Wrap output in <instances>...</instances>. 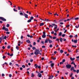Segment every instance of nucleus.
I'll return each instance as SVG.
<instances>
[{
    "mask_svg": "<svg viewBox=\"0 0 79 79\" xmlns=\"http://www.w3.org/2000/svg\"><path fill=\"white\" fill-rule=\"evenodd\" d=\"M54 21L55 23H56V24H57V21H56V20H54Z\"/></svg>",
    "mask_w": 79,
    "mask_h": 79,
    "instance_id": "obj_38",
    "label": "nucleus"
},
{
    "mask_svg": "<svg viewBox=\"0 0 79 79\" xmlns=\"http://www.w3.org/2000/svg\"><path fill=\"white\" fill-rule=\"evenodd\" d=\"M60 64H63V63L62 62H60Z\"/></svg>",
    "mask_w": 79,
    "mask_h": 79,
    "instance_id": "obj_64",
    "label": "nucleus"
},
{
    "mask_svg": "<svg viewBox=\"0 0 79 79\" xmlns=\"http://www.w3.org/2000/svg\"><path fill=\"white\" fill-rule=\"evenodd\" d=\"M61 35H62V32H60L59 33L58 36H61Z\"/></svg>",
    "mask_w": 79,
    "mask_h": 79,
    "instance_id": "obj_19",
    "label": "nucleus"
},
{
    "mask_svg": "<svg viewBox=\"0 0 79 79\" xmlns=\"http://www.w3.org/2000/svg\"><path fill=\"white\" fill-rule=\"evenodd\" d=\"M30 19H31L32 21V20L34 19V17L31 16L30 18Z\"/></svg>",
    "mask_w": 79,
    "mask_h": 79,
    "instance_id": "obj_22",
    "label": "nucleus"
},
{
    "mask_svg": "<svg viewBox=\"0 0 79 79\" xmlns=\"http://www.w3.org/2000/svg\"><path fill=\"white\" fill-rule=\"evenodd\" d=\"M66 67L67 69H70L71 68V65L69 64H67Z\"/></svg>",
    "mask_w": 79,
    "mask_h": 79,
    "instance_id": "obj_2",
    "label": "nucleus"
},
{
    "mask_svg": "<svg viewBox=\"0 0 79 79\" xmlns=\"http://www.w3.org/2000/svg\"><path fill=\"white\" fill-rule=\"evenodd\" d=\"M59 39H58V38H57V39H56V41H57V42H59Z\"/></svg>",
    "mask_w": 79,
    "mask_h": 79,
    "instance_id": "obj_34",
    "label": "nucleus"
},
{
    "mask_svg": "<svg viewBox=\"0 0 79 79\" xmlns=\"http://www.w3.org/2000/svg\"><path fill=\"white\" fill-rule=\"evenodd\" d=\"M16 49H17L18 50H19V47L18 46H17L16 47Z\"/></svg>",
    "mask_w": 79,
    "mask_h": 79,
    "instance_id": "obj_32",
    "label": "nucleus"
},
{
    "mask_svg": "<svg viewBox=\"0 0 79 79\" xmlns=\"http://www.w3.org/2000/svg\"><path fill=\"white\" fill-rule=\"evenodd\" d=\"M70 59L71 61H73V60H75V58H73L72 57H70Z\"/></svg>",
    "mask_w": 79,
    "mask_h": 79,
    "instance_id": "obj_18",
    "label": "nucleus"
},
{
    "mask_svg": "<svg viewBox=\"0 0 79 79\" xmlns=\"http://www.w3.org/2000/svg\"><path fill=\"white\" fill-rule=\"evenodd\" d=\"M54 65H55V64H54V63H52L51 64V66L52 68H53Z\"/></svg>",
    "mask_w": 79,
    "mask_h": 79,
    "instance_id": "obj_16",
    "label": "nucleus"
},
{
    "mask_svg": "<svg viewBox=\"0 0 79 79\" xmlns=\"http://www.w3.org/2000/svg\"><path fill=\"white\" fill-rule=\"evenodd\" d=\"M18 8L19 10H20V7L18 6Z\"/></svg>",
    "mask_w": 79,
    "mask_h": 79,
    "instance_id": "obj_60",
    "label": "nucleus"
},
{
    "mask_svg": "<svg viewBox=\"0 0 79 79\" xmlns=\"http://www.w3.org/2000/svg\"><path fill=\"white\" fill-rule=\"evenodd\" d=\"M2 37H3V39H6V36H5L4 37V38L3 37V36H2Z\"/></svg>",
    "mask_w": 79,
    "mask_h": 79,
    "instance_id": "obj_23",
    "label": "nucleus"
},
{
    "mask_svg": "<svg viewBox=\"0 0 79 79\" xmlns=\"http://www.w3.org/2000/svg\"><path fill=\"white\" fill-rule=\"evenodd\" d=\"M51 33L52 34H54V31H52L51 32Z\"/></svg>",
    "mask_w": 79,
    "mask_h": 79,
    "instance_id": "obj_50",
    "label": "nucleus"
},
{
    "mask_svg": "<svg viewBox=\"0 0 79 79\" xmlns=\"http://www.w3.org/2000/svg\"><path fill=\"white\" fill-rule=\"evenodd\" d=\"M2 40L3 38H2V37H0V44H1V43H2Z\"/></svg>",
    "mask_w": 79,
    "mask_h": 79,
    "instance_id": "obj_8",
    "label": "nucleus"
},
{
    "mask_svg": "<svg viewBox=\"0 0 79 79\" xmlns=\"http://www.w3.org/2000/svg\"><path fill=\"white\" fill-rule=\"evenodd\" d=\"M5 58H6V56H3L2 57V58H3V59H5Z\"/></svg>",
    "mask_w": 79,
    "mask_h": 79,
    "instance_id": "obj_46",
    "label": "nucleus"
},
{
    "mask_svg": "<svg viewBox=\"0 0 79 79\" xmlns=\"http://www.w3.org/2000/svg\"><path fill=\"white\" fill-rule=\"evenodd\" d=\"M44 43L46 44V43H48V40L47 39H46L44 41Z\"/></svg>",
    "mask_w": 79,
    "mask_h": 79,
    "instance_id": "obj_11",
    "label": "nucleus"
},
{
    "mask_svg": "<svg viewBox=\"0 0 79 79\" xmlns=\"http://www.w3.org/2000/svg\"><path fill=\"white\" fill-rule=\"evenodd\" d=\"M27 36L28 37H30V38H32L33 37V36H30L29 35H27Z\"/></svg>",
    "mask_w": 79,
    "mask_h": 79,
    "instance_id": "obj_7",
    "label": "nucleus"
},
{
    "mask_svg": "<svg viewBox=\"0 0 79 79\" xmlns=\"http://www.w3.org/2000/svg\"><path fill=\"white\" fill-rule=\"evenodd\" d=\"M52 47H53V46L52 45V44H50L49 45V47H50V48H52Z\"/></svg>",
    "mask_w": 79,
    "mask_h": 79,
    "instance_id": "obj_40",
    "label": "nucleus"
},
{
    "mask_svg": "<svg viewBox=\"0 0 79 79\" xmlns=\"http://www.w3.org/2000/svg\"><path fill=\"white\" fill-rule=\"evenodd\" d=\"M34 54L36 56L38 55V54H40L41 55H42V53H40V51L38 50V49H36L34 52Z\"/></svg>",
    "mask_w": 79,
    "mask_h": 79,
    "instance_id": "obj_1",
    "label": "nucleus"
},
{
    "mask_svg": "<svg viewBox=\"0 0 79 79\" xmlns=\"http://www.w3.org/2000/svg\"><path fill=\"white\" fill-rule=\"evenodd\" d=\"M2 77H4V76H5V74L3 73H2Z\"/></svg>",
    "mask_w": 79,
    "mask_h": 79,
    "instance_id": "obj_43",
    "label": "nucleus"
},
{
    "mask_svg": "<svg viewBox=\"0 0 79 79\" xmlns=\"http://www.w3.org/2000/svg\"><path fill=\"white\" fill-rule=\"evenodd\" d=\"M36 45V43L35 42L33 43V45Z\"/></svg>",
    "mask_w": 79,
    "mask_h": 79,
    "instance_id": "obj_51",
    "label": "nucleus"
},
{
    "mask_svg": "<svg viewBox=\"0 0 79 79\" xmlns=\"http://www.w3.org/2000/svg\"><path fill=\"white\" fill-rule=\"evenodd\" d=\"M56 39V37H53V39Z\"/></svg>",
    "mask_w": 79,
    "mask_h": 79,
    "instance_id": "obj_56",
    "label": "nucleus"
},
{
    "mask_svg": "<svg viewBox=\"0 0 79 79\" xmlns=\"http://www.w3.org/2000/svg\"><path fill=\"white\" fill-rule=\"evenodd\" d=\"M31 77H34V73H31Z\"/></svg>",
    "mask_w": 79,
    "mask_h": 79,
    "instance_id": "obj_27",
    "label": "nucleus"
},
{
    "mask_svg": "<svg viewBox=\"0 0 79 79\" xmlns=\"http://www.w3.org/2000/svg\"><path fill=\"white\" fill-rule=\"evenodd\" d=\"M32 21V20L31 19H29L27 20V23H31Z\"/></svg>",
    "mask_w": 79,
    "mask_h": 79,
    "instance_id": "obj_21",
    "label": "nucleus"
},
{
    "mask_svg": "<svg viewBox=\"0 0 79 79\" xmlns=\"http://www.w3.org/2000/svg\"><path fill=\"white\" fill-rule=\"evenodd\" d=\"M72 47H77V46H76L72 45Z\"/></svg>",
    "mask_w": 79,
    "mask_h": 79,
    "instance_id": "obj_55",
    "label": "nucleus"
},
{
    "mask_svg": "<svg viewBox=\"0 0 79 79\" xmlns=\"http://www.w3.org/2000/svg\"><path fill=\"white\" fill-rule=\"evenodd\" d=\"M10 26V24H8L6 25V27H8Z\"/></svg>",
    "mask_w": 79,
    "mask_h": 79,
    "instance_id": "obj_35",
    "label": "nucleus"
},
{
    "mask_svg": "<svg viewBox=\"0 0 79 79\" xmlns=\"http://www.w3.org/2000/svg\"><path fill=\"white\" fill-rule=\"evenodd\" d=\"M34 66H35V68H37L39 66V65H37V64H35Z\"/></svg>",
    "mask_w": 79,
    "mask_h": 79,
    "instance_id": "obj_15",
    "label": "nucleus"
},
{
    "mask_svg": "<svg viewBox=\"0 0 79 79\" xmlns=\"http://www.w3.org/2000/svg\"><path fill=\"white\" fill-rule=\"evenodd\" d=\"M49 44H51V43H52V41L51 40H49Z\"/></svg>",
    "mask_w": 79,
    "mask_h": 79,
    "instance_id": "obj_28",
    "label": "nucleus"
},
{
    "mask_svg": "<svg viewBox=\"0 0 79 79\" xmlns=\"http://www.w3.org/2000/svg\"><path fill=\"white\" fill-rule=\"evenodd\" d=\"M43 35H45V34H46V33L45 32H43Z\"/></svg>",
    "mask_w": 79,
    "mask_h": 79,
    "instance_id": "obj_53",
    "label": "nucleus"
},
{
    "mask_svg": "<svg viewBox=\"0 0 79 79\" xmlns=\"http://www.w3.org/2000/svg\"><path fill=\"white\" fill-rule=\"evenodd\" d=\"M20 70L22 71V70H23V68L22 67H20Z\"/></svg>",
    "mask_w": 79,
    "mask_h": 79,
    "instance_id": "obj_59",
    "label": "nucleus"
},
{
    "mask_svg": "<svg viewBox=\"0 0 79 79\" xmlns=\"http://www.w3.org/2000/svg\"><path fill=\"white\" fill-rule=\"evenodd\" d=\"M73 42L75 43V44H76L77 42V40H74Z\"/></svg>",
    "mask_w": 79,
    "mask_h": 79,
    "instance_id": "obj_13",
    "label": "nucleus"
},
{
    "mask_svg": "<svg viewBox=\"0 0 79 79\" xmlns=\"http://www.w3.org/2000/svg\"><path fill=\"white\" fill-rule=\"evenodd\" d=\"M9 77H11V76H12V75H11V74H10L9 75Z\"/></svg>",
    "mask_w": 79,
    "mask_h": 79,
    "instance_id": "obj_47",
    "label": "nucleus"
},
{
    "mask_svg": "<svg viewBox=\"0 0 79 79\" xmlns=\"http://www.w3.org/2000/svg\"><path fill=\"white\" fill-rule=\"evenodd\" d=\"M60 52L61 53H63V50L62 49H61L60 51Z\"/></svg>",
    "mask_w": 79,
    "mask_h": 79,
    "instance_id": "obj_25",
    "label": "nucleus"
},
{
    "mask_svg": "<svg viewBox=\"0 0 79 79\" xmlns=\"http://www.w3.org/2000/svg\"><path fill=\"white\" fill-rule=\"evenodd\" d=\"M60 40L61 42H62L63 41V38H60Z\"/></svg>",
    "mask_w": 79,
    "mask_h": 79,
    "instance_id": "obj_26",
    "label": "nucleus"
},
{
    "mask_svg": "<svg viewBox=\"0 0 79 79\" xmlns=\"http://www.w3.org/2000/svg\"><path fill=\"white\" fill-rule=\"evenodd\" d=\"M22 68H25V67H26L24 65H22Z\"/></svg>",
    "mask_w": 79,
    "mask_h": 79,
    "instance_id": "obj_31",
    "label": "nucleus"
},
{
    "mask_svg": "<svg viewBox=\"0 0 79 79\" xmlns=\"http://www.w3.org/2000/svg\"><path fill=\"white\" fill-rule=\"evenodd\" d=\"M74 67H71V69H70V71H73V70H74Z\"/></svg>",
    "mask_w": 79,
    "mask_h": 79,
    "instance_id": "obj_10",
    "label": "nucleus"
},
{
    "mask_svg": "<svg viewBox=\"0 0 79 79\" xmlns=\"http://www.w3.org/2000/svg\"><path fill=\"white\" fill-rule=\"evenodd\" d=\"M42 48H45V46H42Z\"/></svg>",
    "mask_w": 79,
    "mask_h": 79,
    "instance_id": "obj_63",
    "label": "nucleus"
},
{
    "mask_svg": "<svg viewBox=\"0 0 79 79\" xmlns=\"http://www.w3.org/2000/svg\"><path fill=\"white\" fill-rule=\"evenodd\" d=\"M54 16H56V15H57V16H59V15H58V14H54Z\"/></svg>",
    "mask_w": 79,
    "mask_h": 79,
    "instance_id": "obj_39",
    "label": "nucleus"
},
{
    "mask_svg": "<svg viewBox=\"0 0 79 79\" xmlns=\"http://www.w3.org/2000/svg\"><path fill=\"white\" fill-rule=\"evenodd\" d=\"M2 30H4L5 31H8V28H6L4 27V26H3V27L2 28Z\"/></svg>",
    "mask_w": 79,
    "mask_h": 79,
    "instance_id": "obj_3",
    "label": "nucleus"
},
{
    "mask_svg": "<svg viewBox=\"0 0 79 79\" xmlns=\"http://www.w3.org/2000/svg\"><path fill=\"white\" fill-rule=\"evenodd\" d=\"M13 10L14 11H15V12H18V10H16L15 8L13 9Z\"/></svg>",
    "mask_w": 79,
    "mask_h": 79,
    "instance_id": "obj_29",
    "label": "nucleus"
},
{
    "mask_svg": "<svg viewBox=\"0 0 79 79\" xmlns=\"http://www.w3.org/2000/svg\"><path fill=\"white\" fill-rule=\"evenodd\" d=\"M53 76H50L49 77V79H52V78H53Z\"/></svg>",
    "mask_w": 79,
    "mask_h": 79,
    "instance_id": "obj_17",
    "label": "nucleus"
},
{
    "mask_svg": "<svg viewBox=\"0 0 79 79\" xmlns=\"http://www.w3.org/2000/svg\"><path fill=\"white\" fill-rule=\"evenodd\" d=\"M30 62H32V61H33V60L30 59Z\"/></svg>",
    "mask_w": 79,
    "mask_h": 79,
    "instance_id": "obj_61",
    "label": "nucleus"
},
{
    "mask_svg": "<svg viewBox=\"0 0 79 79\" xmlns=\"http://www.w3.org/2000/svg\"><path fill=\"white\" fill-rule=\"evenodd\" d=\"M62 62L63 63H64V62H65V59H63Z\"/></svg>",
    "mask_w": 79,
    "mask_h": 79,
    "instance_id": "obj_49",
    "label": "nucleus"
},
{
    "mask_svg": "<svg viewBox=\"0 0 79 79\" xmlns=\"http://www.w3.org/2000/svg\"><path fill=\"white\" fill-rule=\"evenodd\" d=\"M9 64V65H11L12 64V63L10 62V63Z\"/></svg>",
    "mask_w": 79,
    "mask_h": 79,
    "instance_id": "obj_62",
    "label": "nucleus"
},
{
    "mask_svg": "<svg viewBox=\"0 0 79 79\" xmlns=\"http://www.w3.org/2000/svg\"><path fill=\"white\" fill-rule=\"evenodd\" d=\"M57 27H58V26H57V25H56L54 28V30L56 29H57Z\"/></svg>",
    "mask_w": 79,
    "mask_h": 79,
    "instance_id": "obj_20",
    "label": "nucleus"
},
{
    "mask_svg": "<svg viewBox=\"0 0 79 79\" xmlns=\"http://www.w3.org/2000/svg\"><path fill=\"white\" fill-rule=\"evenodd\" d=\"M36 48L35 47H32V49L33 50H35V49Z\"/></svg>",
    "mask_w": 79,
    "mask_h": 79,
    "instance_id": "obj_44",
    "label": "nucleus"
},
{
    "mask_svg": "<svg viewBox=\"0 0 79 79\" xmlns=\"http://www.w3.org/2000/svg\"><path fill=\"white\" fill-rule=\"evenodd\" d=\"M75 27H76V28H78V27H79V24L78 25V27L77 26H76Z\"/></svg>",
    "mask_w": 79,
    "mask_h": 79,
    "instance_id": "obj_36",
    "label": "nucleus"
},
{
    "mask_svg": "<svg viewBox=\"0 0 79 79\" xmlns=\"http://www.w3.org/2000/svg\"><path fill=\"white\" fill-rule=\"evenodd\" d=\"M41 44L43 45H44V41H41Z\"/></svg>",
    "mask_w": 79,
    "mask_h": 79,
    "instance_id": "obj_30",
    "label": "nucleus"
},
{
    "mask_svg": "<svg viewBox=\"0 0 79 79\" xmlns=\"http://www.w3.org/2000/svg\"><path fill=\"white\" fill-rule=\"evenodd\" d=\"M20 15H21V16H24V15H23V13L22 12L20 13Z\"/></svg>",
    "mask_w": 79,
    "mask_h": 79,
    "instance_id": "obj_24",
    "label": "nucleus"
},
{
    "mask_svg": "<svg viewBox=\"0 0 79 79\" xmlns=\"http://www.w3.org/2000/svg\"><path fill=\"white\" fill-rule=\"evenodd\" d=\"M79 73V70H77V73L78 74V73Z\"/></svg>",
    "mask_w": 79,
    "mask_h": 79,
    "instance_id": "obj_48",
    "label": "nucleus"
},
{
    "mask_svg": "<svg viewBox=\"0 0 79 79\" xmlns=\"http://www.w3.org/2000/svg\"><path fill=\"white\" fill-rule=\"evenodd\" d=\"M30 47H31V48L32 47V45H31V44H30Z\"/></svg>",
    "mask_w": 79,
    "mask_h": 79,
    "instance_id": "obj_58",
    "label": "nucleus"
},
{
    "mask_svg": "<svg viewBox=\"0 0 79 79\" xmlns=\"http://www.w3.org/2000/svg\"><path fill=\"white\" fill-rule=\"evenodd\" d=\"M26 42L28 43V44H31V41H30L29 40H26Z\"/></svg>",
    "mask_w": 79,
    "mask_h": 79,
    "instance_id": "obj_9",
    "label": "nucleus"
},
{
    "mask_svg": "<svg viewBox=\"0 0 79 79\" xmlns=\"http://www.w3.org/2000/svg\"><path fill=\"white\" fill-rule=\"evenodd\" d=\"M37 76L39 77H42V74H40V73H39L38 74Z\"/></svg>",
    "mask_w": 79,
    "mask_h": 79,
    "instance_id": "obj_6",
    "label": "nucleus"
},
{
    "mask_svg": "<svg viewBox=\"0 0 79 79\" xmlns=\"http://www.w3.org/2000/svg\"><path fill=\"white\" fill-rule=\"evenodd\" d=\"M23 14L24 15L23 16H25V18H29V17H28V15H27V14H26L24 13Z\"/></svg>",
    "mask_w": 79,
    "mask_h": 79,
    "instance_id": "obj_5",
    "label": "nucleus"
},
{
    "mask_svg": "<svg viewBox=\"0 0 79 79\" xmlns=\"http://www.w3.org/2000/svg\"><path fill=\"white\" fill-rule=\"evenodd\" d=\"M79 19V18L77 17L76 18H75V20H77Z\"/></svg>",
    "mask_w": 79,
    "mask_h": 79,
    "instance_id": "obj_37",
    "label": "nucleus"
},
{
    "mask_svg": "<svg viewBox=\"0 0 79 79\" xmlns=\"http://www.w3.org/2000/svg\"><path fill=\"white\" fill-rule=\"evenodd\" d=\"M73 73H71V74L70 75V77H72L73 76Z\"/></svg>",
    "mask_w": 79,
    "mask_h": 79,
    "instance_id": "obj_45",
    "label": "nucleus"
},
{
    "mask_svg": "<svg viewBox=\"0 0 79 79\" xmlns=\"http://www.w3.org/2000/svg\"><path fill=\"white\" fill-rule=\"evenodd\" d=\"M0 19L2 20V21H6V19L2 17H0Z\"/></svg>",
    "mask_w": 79,
    "mask_h": 79,
    "instance_id": "obj_4",
    "label": "nucleus"
},
{
    "mask_svg": "<svg viewBox=\"0 0 79 79\" xmlns=\"http://www.w3.org/2000/svg\"><path fill=\"white\" fill-rule=\"evenodd\" d=\"M53 27V26L52 25H50L49 26V27Z\"/></svg>",
    "mask_w": 79,
    "mask_h": 79,
    "instance_id": "obj_52",
    "label": "nucleus"
},
{
    "mask_svg": "<svg viewBox=\"0 0 79 79\" xmlns=\"http://www.w3.org/2000/svg\"><path fill=\"white\" fill-rule=\"evenodd\" d=\"M10 48H11V47L10 46H7V48L8 49H10Z\"/></svg>",
    "mask_w": 79,
    "mask_h": 79,
    "instance_id": "obj_33",
    "label": "nucleus"
},
{
    "mask_svg": "<svg viewBox=\"0 0 79 79\" xmlns=\"http://www.w3.org/2000/svg\"><path fill=\"white\" fill-rule=\"evenodd\" d=\"M74 37H77V35H76L75 36H74Z\"/></svg>",
    "mask_w": 79,
    "mask_h": 79,
    "instance_id": "obj_57",
    "label": "nucleus"
},
{
    "mask_svg": "<svg viewBox=\"0 0 79 79\" xmlns=\"http://www.w3.org/2000/svg\"><path fill=\"white\" fill-rule=\"evenodd\" d=\"M64 36H65V34H63L62 35V37H64Z\"/></svg>",
    "mask_w": 79,
    "mask_h": 79,
    "instance_id": "obj_54",
    "label": "nucleus"
},
{
    "mask_svg": "<svg viewBox=\"0 0 79 79\" xmlns=\"http://www.w3.org/2000/svg\"><path fill=\"white\" fill-rule=\"evenodd\" d=\"M73 37V35H70L69 36V37H70V38H72Z\"/></svg>",
    "mask_w": 79,
    "mask_h": 79,
    "instance_id": "obj_41",
    "label": "nucleus"
},
{
    "mask_svg": "<svg viewBox=\"0 0 79 79\" xmlns=\"http://www.w3.org/2000/svg\"><path fill=\"white\" fill-rule=\"evenodd\" d=\"M44 23H40V26H44Z\"/></svg>",
    "mask_w": 79,
    "mask_h": 79,
    "instance_id": "obj_14",
    "label": "nucleus"
},
{
    "mask_svg": "<svg viewBox=\"0 0 79 79\" xmlns=\"http://www.w3.org/2000/svg\"><path fill=\"white\" fill-rule=\"evenodd\" d=\"M42 38H45V37H46V35H42Z\"/></svg>",
    "mask_w": 79,
    "mask_h": 79,
    "instance_id": "obj_12",
    "label": "nucleus"
},
{
    "mask_svg": "<svg viewBox=\"0 0 79 79\" xmlns=\"http://www.w3.org/2000/svg\"><path fill=\"white\" fill-rule=\"evenodd\" d=\"M10 33L9 32H6V34H10Z\"/></svg>",
    "mask_w": 79,
    "mask_h": 79,
    "instance_id": "obj_42",
    "label": "nucleus"
}]
</instances>
